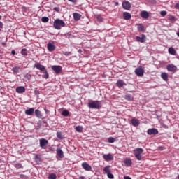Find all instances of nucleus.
<instances>
[{
  "label": "nucleus",
  "instance_id": "nucleus-20",
  "mask_svg": "<svg viewBox=\"0 0 179 179\" xmlns=\"http://www.w3.org/2000/svg\"><path fill=\"white\" fill-rule=\"evenodd\" d=\"M161 78L163 79V80L167 82L169 80V74H167L166 72L162 73Z\"/></svg>",
  "mask_w": 179,
  "mask_h": 179
},
{
  "label": "nucleus",
  "instance_id": "nucleus-13",
  "mask_svg": "<svg viewBox=\"0 0 179 179\" xmlns=\"http://www.w3.org/2000/svg\"><path fill=\"white\" fill-rule=\"evenodd\" d=\"M136 40L138 43H145V41H146V36L145 34H142L141 37V36H136Z\"/></svg>",
  "mask_w": 179,
  "mask_h": 179
},
{
  "label": "nucleus",
  "instance_id": "nucleus-44",
  "mask_svg": "<svg viewBox=\"0 0 179 179\" xmlns=\"http://www.w3.org/2000/svg\"><path fill=\"white\" fill-rule=\"evenodd\" d=\"M35 160L36 163H38V162H40V157H38V155H36Z\"/></svg>",
  "mask_w": 179,
  "mask_h": 179
},
{
  "label": "nucleus",
  "instance_id": "nucleus-38",
  "mask_svg": "<svg viewBox=\"0 0 179 179\" xmlns=\"http://www.w3.org/2000/svg\"><path fill=\"white\" fill-rule=\"evenodd\" d=\"M108 141L109 142V143H114V142H115V138H114L113 137H109Z\"/></svg>",
  "mask_w": 179,
  "mask_h": 179
},
{
  "label": "nucleus",
  "instance_id": "nucleus-49",
  "mask_svg": "<svg viewBox=\"0 0 179 179\" xmlns=\"http://www.w3.org/2000/svg\"><path fill=\"white\" fill-rule=\"evenodd\" d=\"M124 179H131V177L129 176H124Z\"/></svg>",
  "mask_w": 179,
  "mask_h": 179
},
{
  "label": "nucleus",
  "instance_id": "nucleus-52",
  "mask_svg": "<svg viewBox=\"0 0 179 179\" xmlns=\"http://www.w3.org/2000/svg\"><path fill=\"white\" fill-rule=\"evenodd\" d=\"M79 179H85V177L84 176H80Z\"/></svg>",
  "mask_w": 179,
  "mask_h": 179
},
{
  "label": "nucleus",
  "instance_id": "nucleus-31",
  "mask_svg": "<svg viewBox=\"0 0 179 179\" xmlns=\"http://www.w3.org/2000/svg\"><path fill=\"white\" fill-rule=\"evenodd\" d=\"M62 115H63V117H68V115H69V111H68V110H64L62 112Z\"/></svg>",
  "mask_w": 179,
  "mask_h": 179
},
{
  "label": "nucleus",
  "instance_id": "nucleus-40",
  "mask_svg": "<svg viewBox=\"0 0 179 179\" xmlns=\"http://www.w3.org/2000/svg\"><path fill=\"white\" fill-rule=\"evenodd\" d=\"M57 137L59 138V139H62V134L61 132H57Z\"/></svg>",
  "mask_w": 179,
  "mask_h": 179
},
{
  "label": "nucleus",
  "instance_id": "nucleus-4",
  "mask_svg": "<svg viewBox=\"0 0 179 179\" xmlns=\"http://www.w3.org/2000/svg\"><path fill=\"white\" fill-rule=\"evenodd\" d=\"M39 145L41 149H47V145H48V140L45 138H41L39 140Z\"/></svg>",
  "mask_w": 179,
  "mask_h": 179
},
{
  "label": "nucleus",
  "instance_id": "nucleus-8",
  "mask_svg": "<svg viewBox=\"0 0 179 179\" xmlns=\"http://www.w3.org/2000/svg\"><path fill=\"white\" fill-rule=\"evenodd\" d=\"M52 69L56 73V75H59L62 72V67L61 66H52Z\"/></svg>",
  "mask_w": 179,
  "mask_h": 179
},
{
  "label": "nucleus",
  "instance_id": "nucleus-10",
  "mask_svg": "<svg viewBox=\"0 0 179 179\" xmlns=\"http://www.w3.org/2000/svg\"><path fill=\"white\" fill-rule=\"evenodd\" d=\"M122 6L123 9H125L126 10H129L131 9V3H129V1H124L122 3Z\"/></svg>",
  "mask_w": 179,
  "mask_h": 179
},
{
  "label": "nucleus",
  "instance_id": "nucleus-28",
  "mask_svg": "<svg viewBox=\"0 0 179 179\" xmlns=\"http://www.w3.org/2000/svg\"><path fill=\"white\" fill-rule=\"evenodd\" d=\"M168 51L171 55H176V50L174 48H169Z\"/></svg>",
  "mask_w": 179,
  "mask_h": 179
},
{
  "label": "nucleus",
  "instance_id": "nucleus-23",
  "mask_svg": "<svg viewBox=\"0 0 179 179\" xmlns=\"http://www.w3.org/2000/svg\"><path fill=\"white\" fill-rule=\"evenodd\" d=\"M141 16L143 17V19H148L149 17V13L147 11H142L141 13Z\"/></svg>",
  "mask_w": 179,
  "mask_h": 179
},
{
  "label": "nucleus",
  "instance_id": "nucleus-14",
  "mask_svg": "<svg viewBox=\"0 0 179 179\" xmlns=\"http://www.w3.org/2000/svg\"><path fill=\"white\" fill-rule=\"evenodd\" d=\"M47 47H48V51H50V52H52V51H54L55 50V45L54 44V42L48 43Z\"/></svg>",
  "mask_w": 179,
  "mask_h": 179
},
{
  "label": "nucleus",
  "instance_id": "nucleus-1",
  "mask_svg": "<svg viewBox=\"0 0 179 179\" xmlns=\"http://www.w3.org/2000/svg\"><path fill=\"white\" fill-rule=\"evenodd\" d=\"M53 26L57 30H61V27H65L66 24L64 20L56 19L53 22Z\"/></svg>",
  "mask_w": 179,
  "mask_h": 179
},
{
  "label": "nucleus",
  "instance_id": "nucleus-25",
  "mask_svg": "<svg viewBox=\"0 0 179 179\" xmlns=\"http://www.w3.org/2000/svg\"><path fill=\"white\" fill-rule=\"evenodd\" d=\"M124 164H126V166H127V167H129V166L132 164V160H131V159L127 158L124 160Z\"/></svg>",
  "mask_w": 179,
  "mask_h": 179
},
{
  "label": "nucleus",
  "instance_id": "nucleus-11",
  "mask_svg": "<svg viewBox=\"0 0 179 179\" xmlns=\"http://www.w3.org/2000/svg\"><path fill=\"white\" fill-rule=\"evenodd\" d=\"M147 134L148 135H157V134H159V130H157V129H155V128L149 129L147 131Z\"/></svg>",
  "mask_w": 179,
  "mask_h": 179
},
{
  "label": "nucleus",
  "instance_id": "nucleus-19",
  "mask_svg": "<svg viewBox=\"0 0 179 179\" xmlns=\"http://www.w3.org/2000/svg\"><path fill=\"white\" fill-rule=\"evenodd\" d=\"M73 19L76 20V22H78V20H80V17H82V15L78 13H74L73 14Z\"/></svg>",
  "mask_w": 179,
  "mask_h": 179
},
{
  "label": "nucleus",
  "instance_id": "nucleus-12",
  "mask_svg": "<svg viewBox=\"0 0 179 179\" xmlns=\"http://www.w3.org/2000/svg\"><path fill=\"white\" fill-rule=\"evenodd\" d=\"M82 167L86 171H90L92 170V166H90V164H88L87 162H83Z\"/></svg>",
  "mask_w": 179,
  "mask_h": 179
},
{
  "label": "nucleus",
  "instance_id": "nucleus-51",
  "mask_svg": "<svg viewBox=\"0 0 179 179\" xmlns=\"http://www.w3.org/2000/svg\"><path fill=\"white\" fill-rule=\"evenodd\" d=\"M20 178H24V174H20Z\"/></svg>",
  "mask_w": 179,
  "mask_h": 179
},
{
  "label": "nucleus",
  "instance_id": "nucleus-7",
  "mask_svg": "<svg viewBox=\"0 0 179 179\" xmlns=\"http://www.w3.org/2000/svg\"><path fill=\"white\" fill-rule=\"evenodd\" d=\"M135 73L136 75H137V76L142 77L143 76V73H145V69H143L142 66H139L135 69Z\"/></svg>",
  "mask_w": 179,
  "mask_h": 179
},
{
  "label": "nucleus",
  "instance_id": "nucleus-6",
  "mask_svg": "<svg viewBox=\"0 0 179 179\" xmlns=\"http://www.w3.org/2000/svg\"><path fill=\"white\" fill-rule=\"evenodd\" d=\"M166 69L167 71H169V72H173V73H175V72H177V66L173 64H168L166 66Z\"/></svg>",
  "mask_w": 179,
  "mask_h": 179
},
{
  "label": "nucleus",
  "instance_id": "nucleus-36",
  "mask_svg": "<svg viewBox=\"0 0 179 179\" xmlns=\"http://www.w3.org/2000/svg\"><path fill=\"white\" fill-rule=\"evenodd\" d=\"M76 131H77V132H82V131H83V127H82V126H77L76 127Z\"/></svg>",
  "mask_w": 179,
  "mask_h": 179
},
{
  "label": "nucleus",
  "instance_id": "nucleus-24",
  "mask_svg": "<svg viewBox=\"0 0 179 179\" xmlns=\"http://www.w3.org/2000/svg\"><path fill=\"white\" fill-rule=\"evenodd\" d=\"M116 85L117 87H124V85H127V84H125L122 80H118Z\"/></svg>",
  "mask_w": 179,
  "mask_h": 179
},
{
  "label": "nucleus",
  "instance_id": "nucleus-9",
  "mask_svg": "<svg viewBox=\"0 0 179 179\" xmlns=\"http://www.w3.org/2000/svg\"><path fill=\"white\" fill-rule=\"evenodd\" d=\"M103 171L106 173V174H107L108 178L110 179L114 178V175H113V173H111V172L110 171V166H106L103 169Z\"/></svg>",
  "mask_w": 179,
  "mask_h": 179
},
{
  "label": "nucleus",
  "instance_id": "nucleus-35",
  "mask_svg": "<svg viewBox=\"0 0 179 179\" xmlns=\"http://www.w3.org/2000/svg\"><path fill=\"white\" fill-rule=\"evenodd\" d=\"M48 20H50L48 17H43L41 18V21L43 22V23H47L48 22Z\"/></svg>",
  "mask_w": 179,
  "mask_h": 179
},
{
  "label": "nucleus",
  "instance_id": "nucleus-27",
  "mask_svg": "<svg viewBox=\"0 0 179 179\" xmlns=\"http://www.w3.org/2000/svg\"><path fill=\"white\" fill-rule=\"evenodd\" d=\"M35 114L38 118H43V115L41 114V112L40 110H36Z\"/></svg>",
  "mask_w": 179,
  "mask_h": 179
},
{
  "label": "nucleus",
  "instance_id": "nucleus-54",
  "mask_svg": "<svg viewBox=\"0 0 179 179\" xmlns=\"http://www.w3.org/2000/svg\"><path fill=\"white\" fill-rule=\"evenodd\" d=\"M45 113H48V110L45 109Z\"/></svg>",
  "mask_w": 179,
  "mask_h": 179
},
{
  "label": "nucleus",
  "instance_id": "nucleus-43",
  "mask_svg": "<svg viewBox=\"0 0 179 179\" xmlns=\"http://www.w3.org/2000/svg\"><path fill=\"white\" fill-rule=\"evenodd\" d=\"M25 78H26L27 79H28V80H30L31 79V75L27 73V74L25 75Z\"/></svg>",
  "mask_w": 179,
  "mask_h": 179
},
{
  "label": "nucleus",
  "instance_id": "nucleus-15",
  "mask_svg": "<svg viewBox=\"0 0 179 179\" xmlns=\"http://www.w3.org/2000/svg\"><path fill=\"white\" fill-rule=\"evenodd\" d=\"M35 68L36 69H39V71H41L42 72H44V71H45V67L41 65L40 63L35 64Z\"/></svg>",
  "mask_w": 179,
  "mask_h": 179
},
{
  "label": "nucleus",
  "instance_id": "nucleus-5",
  "mask_svg": "<svg viewBox=\"0 0 179 179\" xmlns=\"http://www.w3.org/2000/svg\"><path fill=\"white\" fill-rule=\"evenodd\" d=\"M103 159L105 160V162H111L114 160V155H113L111 153L104 154L103 155Z\"/></svg>",
  "mask_w": 179,
  "mask_h": 179
},
{
  "label": "nucleus",
  "instance_id": "nucleus-18",
  "mask_svg": "<svg viewBox=\"0 0 179 179\" xmlns=\"http://www.w3.org/2000/svg\"><path fill=\"white\" fill-rule=\"evenodd\" d=\"M131 17V13L128 12L123 13V19H124V20H129Z\"/></svg>",
  "mask_w": 179,
  "mask_h": 179
},
{
  "label": "nucleus",
  "instance_id": "nucleus-33",
  "mask_svg": "<svg viewBox=\"0 0 179 179\" xmlns=\"http://www.w3.org/2000/svg\"><path fill=\"white\" fill-rule=\"evenodd\" d=\"M20 69V68L17 67V66H15L12 69L13 72H14L15 73H19V70Z\"/></svg>",
  "mask_w": 179,
  "mask_h": 179
},
{
  "label": "nucleus",
  "instance_id": "nucleus-2",
  "mask_svg": "<svg viewBox=\"0 0 179 179\" xmlns=\"http://www.w3.org/2000/svg\"><path fill=\"white\" fill-rule=\"evenodd\" d=\"M88 107L90 108L100 110L102 106H101V103H100V101H92L88 103Z\"/></svg>",
  "mask_w": 179,
  "mask_h": 179
},
{
  "label": "nucleus",
  "instance_id": "nucleus-47",
  "mask_svg": "<svg viewBox=\"0 0 179 179\" xmlns=\"http://www.w3.org/2000/svg\"><path fill=\"white\" fill-rule=\"evenodd\" d=\"M175 8H176V9H179V3H176L175 5Z\"/></svg>",
  "mask_w": 179,
  "mask_h": 179
},
{
  "label": "nucleus",
  "instance_id": "nucleus-30",
  "mask_svg": "<svg viewBox=\"0 0 179 179\" xmlns=\"http://www.w3.org/2000/svg\"><path fill=\"white\" fill-rule=\"evenodd\" d=\"M168 19L171 22H176L177 20V19H176V17H174V15H168Z\"/></svg>",
  "mask_w": 179,
  "mask_h": 179
},
{
  "label": "nucleus",
  "instance_id": "nucleus-26",
  "mask_svg": "<svg viewBox=\"0 0 179 179\" xmlns=\"http://www.w3.org/2000/svg\"><path fill=\"white\" fill-rule=\"evenodd\" d=\"M137 29L138 31H145V27L142 24H138L137 25Z\"/></svg>",
  "mask_w": 179,
  "mask_h": 179
},
{
  "label": "nucleus",
  "instance_id": "nucleus-48",
  "mask_svg": "<svg viewBox=\"0 0 179 179\" xmlns=\"http://www.w3.org/2000/svg\"><path fill=\"white\" fill-rule=\"evenodd\" d=\"M2 27H3V23L0 21V29H2Z\"/></svg>",
  "mask_w": 179,
  "mask_h": 179
},
{
  "label": "nucleus",
  "instance_id": "nucleus-39",
  "mask_svg": "<svg viewBox=\"0 0 179 179\" xmlns=\"http://www.w3.org/2000/svg\"><path fill=\"white\" fill-rule=\"evenodd\" d=\"M27 49H22V50H21V54H22V55H27Z\"/></svg>",
  "mask_w": 179,
  "mask_h": 179
},
{
  "label": "nucleus",
  "instance_id": "nucleus-50",
  "mask_svg": "<svg viewBox=\"0 0 179 179\" xmlns=\"http://www.w3.org/2000/svg\"><path fill=\"white\" fill-rule=\"evenodd\" d=\"M11 54H12L13 55H15V54H16V52H15V50H13V51H11Z\"/></svg>",
  "mask_w": 179,
  "mask_h": 179
},
{
  "label": "nucleus",
  "instance_id": "nucleus-29",
  "mask_svg": "<svg viewBox=\"0 0 179 179\" xmlns=\"http://www.w3.org/2000/svg\"><path fill=\"white\" fill-rule=\"evenodd\" d=\"M125 99L128 100L129 101H132V100H134V97H132L131 94H127L125 96Z\"/></svg>",
  "mask_w": 179,
  "mask_h": 179
},
{
  "label": "nucleus",
  "instance_id": "nucleus-57",
  "mask_svg": "<svg viewBox=\"0 0 179 179\" xmlns=\"http://www.w3.org/2000/svg\"><path fill=\"white\" fill-rule=\"evenodd\" d=\"M178 178L179 179V175L178 176Z\"/></svg>",
  "mask_w": 179,
  "mask_h": 179
},
{
  "label": "nucleus",
  "instance_id": "nucleus-22",
  "mask_svg": "<svg viewBox=\"0 0 179 179\" xmlns=\"http://www.w3.org/2000/svg\"><path fill=\"white\" fill-rule=\"evenodd\" d=\"M131 124L133 125V127H139V120H138V119H131Z\"/></svg>",
  "mask_w": 179,
  "mask_h": 179
},
{
  "label": "nucleus",
  "instance_id": "nucleus-45",
  "mask_svg": "<svg viewBox=\"0 0 179 179\" xmlns=\"http://www.w3.org/2000/svg\"><path fill=\"white\" fill-rule=\"evenodd\" d=\"M160 15L162 16H166V15H167V12L166 11H161Z\"/></svg>",
  "mask_w": 179,
  "mask_h": 179
},
{
  "label": "nucleus",
  "instance_id": "nucleus-21",
  "mask_svg": "<svg viewBox=\"0 0 179 179\" xmlns=\"http://www.w3.org/2000/svg\"><path fill=\"white\" fill-rule=\"evenodd\" d=\"M26 115H33L34 114V108H31L25 110Z\"/></svg>",
  "mask_w": 179,
  "mask_h": 179
},
{
  "label": "nucleus",
  "instance_id": "nucleus-41",
  "mask_svg": "<svg viewBox=\"0 0 179 179\" xmlns=\"http://www.w3.org/2000/svg\"><path fill=\"white\" fill-rule=\"evenodd\" d=\"M64 55H66V57L69 55H72V52H63Z\"/></svg>",
  "mask_w": 179,
  "mask_h": 179
},
{
  "label": "nucleus",
  "instance_id": "nucleus-32",
  "mask_svg": "<svg viewBox=\"0 0 179 179\" xmlns=\"http://www.w3.org/2000/svg\"><path fill=\"white\" fill-rule=\"evenodd\" d=\"M43 73H44V75L43 76V78L44 79H48L49 75H48V72L47 71V70L43 71Z\"/></svg>",
  "mask_w": 179,
  "mask_h": 179
},
{
  "label": "nucleus",
  "instance_id": "nucleus-37",
  "mask_svg": "<svg viewBox=\"0 0 179 179\" xmlns=\"http://www.w3.org/2000/svg\"><path fill=\"white\" fill-rule=\"evenodd\" d=\"M14 166L15 167V169H23V165H22V164L20 163L15 164Z\"/></svg>",
  "mask_w": 179,
  "mask_h": 179
},
{
  "label": "nucleus",
  "instance_id": "nucleus-34",
  "mask_svg": "<svg viewBox=\"0 0 179 179\" xmlns=\"http://www.w3.org/2000/svg\"><path fill=\"white\" fill-rule=\"evenodd\" d=\"M48 179H57V175L55 173L49 174Z\"/></svg>",
  "mask_w": 179,
  "mask_h": 179
},
{
  "label": "nucleus",
  "instance_id": "nucleus-53",
  "mask_svg": "<svg viewBox=\"0 0 179 179\" xmlns=\"http://www.w3.org/2000/svg\"><path fill=\"white\" fill-rule=\"evenodd\" d=\"M118 2H115V6H117Z\"/></svg>",
  "mask_w": 179,
  "mask_h": 179
},
{
  "label": "nucleus",
  "instance_id": "nucleus-3",
  "mask_svg": "<svg viewBox=\"0 0 179 179\" xmlns=\"http://www.w3.org/2000/svg\"><path fill=\"white\" fill-rule=\"evenodd\" d=\"M134 153L135 157L137 160H142V153H143V149L141 148H138L134 150Z\"/></svg>",
  "mask_w": 179,
  "mask_h": 179
},
{
  "label": "nucleus",
  "instance_id": "nucleus-56",
  "mask_svg": "<svg viewBox=\"0 0 179 179\" xmlns=\"http://www.w3.org/2000/svg\"><path fill=\"white\" fill-rule=\"evenodd\" d=\"M1 19H2V16L0 15V20H1Z\"/></svg>",
  "mask_w": 179,
  "mask_h": 179
},
{
  "label": "nucleus",
  "instance_id": "nucleus-55",
  "mask_svg": "<svg viewBox=\"0 0 179 179\" xmlns=\"http://www.w3.org/2000/svg\"><path fill=\"white\" fill-rule=\"evenodd\" d=\"M177 36L179 37V31L177 33Z\"/></svg>",
  "mask_w": 179,
  "mask_h": 179
},
{
  "label": "nucleus",
  "instance_id": "nucleus-46",
  "mask_svg": "<svg viewBox=\"0 0 179 179\" xmlns=\"http://www.w3.org/2000/svg\"><path fill=\"white\" fill-rule=\"evenodd\" d=\"M54 10H55V12H59V8L55 7Z\"/></svg>",
  "mask_w": 179,
  "mask_h": 179
},
{
  "label": "nucleus",
  "instance_id": "nucleus-42",
  "mask_svg": "<svg viewBox=\"0 0 179 179\" xmlns=\"http://www.w3.org/2000/svg\"><path fill=\"white\" fill-rule=\"evenodd\" d=\"M96 19L98 22H103V17H101V15H97Z\"/></svg>",
  "mask_w": 179,
  "mask_h": 179
},
{
  "label": "nucleus",
  "instance_id": "nucleus-16",
  "mask_svg": "<svg viewBox=\"0 0 179 179\" xmlns=\"http://www.w3.org/2000/svg\"><path fill=\"white\" fill-rule=\"evenodd\" d=\"M17 93H24L26 92V88L23 86H20L16 87Z\"/></svg>",
  "mask_w": 179,
  "mask_h": 179
},
{
  "label": "nucleus",
  "instance_id": "nucleus-17",
  "mask_svg": "<svg viewBox=\"0 0 179 179\" xmlns=\"http://www.w3.org/2000/svg\"><path fill=\"white\" fill-rule=\"evenodd\" d=\"M56 152H57V156L60 157V159L64 158V151H62L61 148H57Z\"/></svg>",
  "mask_w": 179,
  "mask_h": 179
}]
</instances>
